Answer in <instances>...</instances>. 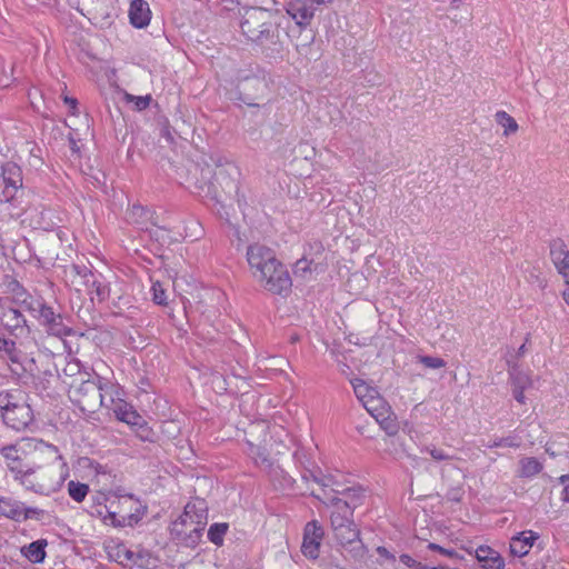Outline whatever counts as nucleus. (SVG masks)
<instances>
[{"mask_svg": "<svg viewBox=\"0 0 569 569\" xmlns=\"http://www.w3.org/2000/svg\"><path fill=\"white\" fill-rule=\"evenodd\" d=\"M333 535L340 546L349 551L353 558H362L365 556L366 548L355 522L333 530Z\"/></svg>", "mask_w": 569, "mask_h": 569, "instance_id": "9", "label": "nucleus"}, {"mask_svg": "<svg viewBox=\"0 0 569 569\" xmlns=\"http://www.w3.org/2000/svg\"><path fill=\"white\" fill-rule=\"evenodd\" d=\"M380 426L389 433L395 435L398 430L395 419L392 418V411L389 412L383 418H375Z\"/></svg>", "mask_w": 569, "mask_h": 569, "instance_id": "37", "label": "nucleus"}, {"mask_svg": "<svg viewBox=\"0 0 569 569\" xmlns=\"http://www.w3.org/2000/svg\"><path fill=\"white\" fill-rule=\"evenodd\" d=\"M475 555L483 569H503L505 567V561L499 552L488 546L478 547Z\"/></svg>", "mask_w": 569, "mask_h": 569, "instance_id": "18", "label": "nucleus"}, {"mask_svg": "<svg viewBox=\"0 0 569 569\" xmlns=\"http://www.w3.org/2000/svg\"><path fill=\"white\" fill-rule=\"evenodd\" d=\"M495 119L503 128V136L516 133L519 129L517 121L506 111H497Z\"/></svg>", "mask_w": 569, "mask_h": 569, "instance_id": "29", "label": "nucleus"}, {"mask_svg": "<svg viewBox=\"0 0 569 569\" xmlns=\"http://www.w3.org/2000/svg\"><path fill=\"white\" fill-rule=\"evenodd\" d=\"M311 2H316L317 4H329L333 0H310Z\"/></svg>", "mask_w": 569, "mask_h": 569, "instance_id": "55", "label": "nucleus"}, {"mask_svg": "<svg viewBox=\"0 0 569 569\" xmlns=\"http://www.w3.org/2000/svg\"><path fill=\"white\" fill-rule=\"evenodd\" d=\"M551 260L558 272L565 278V283H569V251L561 241H555L550 247Z\"/></svg>", "mask_w": 569, "mask_h": 569, "instance_id": "15", "label": "nucleus"}, {"mask_svg": "<svg viewBox=\"0 0 569 569\" xmlns=\"http://www.w3.org/2000/svg\"><path fill=\"white\" fill-rule=\"evenodd\" d=\"M461 3V0H452L450 3V8L458 9Z\"/></svg>", "mask_w": 569, "mask_h": 569, "instance_id": "56", "label": "nucleus"}, {"mask_svg": "<svg viewBox=\"0 0 569 569\" xmlns=\"http://www.w3.org/2000/svg\"><path fill=\"white\" fill-rule=\"evenodd\" d=\"M279 26L277 12L261 7L244 9L240 22L242 34L270 58H278L283 51Z\"/></svg>", "mask_w": 569, "mask_h": 569, "instance_id": "1", "label": "nucleus"}, {"mask_svg": "<svg viewBox=\"0 0 569 569\" xmlns=\"http://www.w3.org/2000/svg\"><path fill=\"white\" fill-rule=\"evenodd\" d=\"M511 387L520 389L533 388L535 379L529 372L522 370H513L510 372Z\"/></svg>", "mask_w": 569, "mask_h": 569, "instance_id": "27", "label": "nucleus"}, {"mask_svg": "<svg viewBox=\"0 0 569 569\" xmlns=\"http://www.w3.org/2000/svg\"><path fill=\"white\" fill-rule=\"evenodd\" d=\"M3 457L11 462H8V467L17 466L18 468H24L19 461L18 449L14 446L4 447L1 450Z\"/></svg>", "mask_w": 569, "mask_h": 569, "instance_id": "34", "label": "nucleus"}, {"mask_svg": "<svg viewBox=\"0 0 569 569\" xmlns=\"http://www.w3.org/2000/svg\"><path fill=\"white\" fill-rule=\"evenodd\" d=\"M81 371L80 362L77 360H71L66 363V366L62 369V373L66 377H74L79 375Z\"/></svg>", "mask_w": 569, "mask_h": 569, "instance_id": "41", "label": "nucleus"}, {"mask_svg": "<svg viewBox=\"0 0 569 569\" xmlns=\"http://www.w3.org/2000/svg\"><path fill=\"white\" fill-rule=\"evenodd\" d=\"M213 181L209 180L211 184H218L222 188H227L230 191L237 190V177L239 176L238 167L223 158L213 160Z\"/></svg>", "mask_w": 569, "mask_h": 569, "instance_id": "10", "label": "nucleus"}, {"mask_svg": "<svg viewBox=\"0 0 569 569\" xmlns=\"http://www.w3.org/2000/svg\"><path fill=\"white\" fill-rule=\"evenodd\" d=\"M418 361L430 369H440L446 366L445 360L439 357L419 356Z\"/></svg>", "mask_w": 569, "mask_h": 569, "instance_id": "36", "label": "nucleus"}, {"mask_svg": "<svg viewBox=\"0 0 569 569\" xmlns=\"http://www.w3.org/2000/svg\"><path fill=\"white\" fill-rule=\"evenodd\" d=\"M400 561L408 566V567H411V568H415V569H427V566L422 565L421 562L415 560L411 556L409 555H401L400 556Z\"/></svg>", "mask_w": 569, "mask_h": 569, "instance_id": "44", "label": "nucleus"}, {"mask_svg": "<svg viewBox=\"0 0 569 569\" xmlns=\"http://www.w3.org/2000/svg\"><path fill=\"white\" fill-rule=\"evenodd\" d=\"M212 382L217 385V388H218L219 390H226V389H227V388L224 387V380H221V377H218V376H217V377H214V379H213V381H212Z\"/></svg>", "mask_w": 569, "mask_h": 569, "instance_id": "52", "label": "nucleus"}, {"mask_svg": "<svg viewBox=\"0 0 569 569\" xmlns=\"http://www.w3.org/2000/svg\"><path fill=\"white\" fill-rule=\"evenodd\" d=\"M132 500V496H128L123 498V502H130Z\"/></svg>", "mask_w": 569, "mask_h": 569, "instance_id": "60", "label": "nucleus"}, {"mask_svg": "<svg viewBox=\"0 0 569 569\" xmlns=\"http://www.w3.org/2000/svg\"><path fill=\"white\" fill-rule=\"evenodd\" d=\"M36 449L47 453L51 458V462L46 467L37 468H18L10 466V470L16 473V478L20 479L22 486L28 490H32L41 495H50L61 488L67 473L63 471L66 463L62 462L61 456L54 446L47 445L42 441L38 442Z\"/></svg>", "mask_w": 569, "mask_h": 569, "instance_id": "2", "label": "nucleus"}, {"mask_svg": "<svg viewBox=\"0 0 569 569\" xmlns=\"http://www.w3.org/2000/svg\"><path fill=\"white\" fill-rule=\"evenodd\" d=\"M21 501L14 500L12 498H0V516L17 522H21Z\"/></svg>", "mask_w": 569, "mask_h": 569, "instance_id": "20", "label": "nucleus"}, {"mask_svg": "<svg viewBox=\"0 0 569 569\" xmlns=\"http://www.w3.org/2000/svg\"><path fill=\"white\" fill-rule=\"evenodd\" d=\"M315 481L322 487L323 496L319 493H313V496L322 500L323 503L330 505L333 508L330 515V526L332 531L342 526H347L353 522L352 518L355 507L350 506V503L347 500H343L336 496L330 497L326 490L327 488H330V490L333 493L349 496L353 491V489L340 488V485L335 480V478L331 475L315 476Z\"/></svg>", "mask_w": 569, "mask_h": 569, "instance_id": "4", "label": "nucleus"}, {"mask_svg": "<svg viewBox=\"0 0 569 569\" xmlns=\"http://www.w3.org/2000/svg\"><path fill=\"white\" fill-rule=\"evenodd\" d=\"M428 548L430 550H433V551H438L440 552L441 555L446 556V557H449V558H455V557H458L457 552L453 550V549H446L437 543H429L428 545Z\"/></svg>", "mask_w": 569, "mask_h": 569, "instance_id": "45", "label": "nucleus"}, {"mask_svg": "<svg viewBox=\"0 0 569 569\" xmlns=\"http://www.w3.org/2000/svg\"><path fill=\"white\" fill-rule=\"evenodd\" d=\"M353 391L359 399V401L362 403V406L369 401L373 397V395H377L378 390L369 385H367L363 380L355 379L351 381Z\"/></svg>", "mask_w": 569, "mask_h": 569, "instance_id": "26", "label": "nucleus"}, {"mask_svg": "<svg viewBox=\"0 0 569 569\" xmlns=\"http://www.w3.org/2000/svg\"><path fill=\"white\" fill-rule=\"evenodd\" d=\"M538 538L539 536L532 530L520 532L518 536L511 538L510 552L517 557L528 555Z\"/></svg>", "mask_w": 569, "mask_h": 569, "instance_id": "16", "label": "nucleus"}, {"mask_svg": "<svg viewBox=\"0 0 569 569\" xmlns=\"http://www.w3.org/2000/svg\"><path fill=\"white\" fill-rule=\"evenodd\" d=\"M208 521V507L203 499L188 502L183 512L171 523V536L186 543L194 546Z\"/></svg>", "mask_w": 569, "mask_h": 569, "instance_id": "3", "label": "nucleus"}, {"mask_svg": "<svg viewBox=\"0 0 569 569\" xmlns=\"http://www.w3.org/2000/svg\"><path fill=\"white\" fill-rule=\"evenodd\" d=\"M41 326H43L49 335L63 337L70 333V329L63 323L62 316L56 313L53 309L44 305L38 313H34Z\"/></svg>", "mask_w": 569, "mask_h": 569, "instance_id": "12", "label": "nucleus"}, {"mask_svg": "<svg viewBox=\"0 0 569 569\" xmlns=\"http://www.w3.org/2000/svg\"><path fill=\"white\" fill-rule=\"evenodd\" d=\"M247 260L252 270L254 278L259 274L266 276V271H269L279 260L276 258L274 252L259 243L249 246L247 250Z\"/></svg>", "mask_w": 569, "mask_h": 569, "instance_id": "8", "label": "nucleus"}, {"mask_svg": "<svg viewBox=\"0 0 569 569\" xmlns=\"http://www.w3.org/2000/svg\"><path fill=\"white\" fill-rule=\"evenodd\" d=\"M121 421L128 425L138 426L141 421V416L131 408V410H129V413H127V416L123 417Z\"/></svg>", "mask_w": 569, "mask_h": 569, "instance_id": "47", "label": "nucleus"}, {"mask_svg": "<svg viewBox=\"0 0 569 569\" xmlns=\"http://www.w3.org/2000/svg\"><path fill=\"white\" fill-rule=\"evenodd\" d=\"M286 12L299 28L303 29L311 23L315 7L310 0H290L286 6Z\"/></svg>", "mask_w": 569, "mask_h": 569, "instance_id": "13", "label": "nucleus"}, {"mask_svg": "<svg viewBox=\"0 0 569 569\" xmlns=\"http://www.w3.org/2000/svg\"><path fill=\"white\" fill-rule=\"evenodd\" d=\"M144 214H146L144 208L139 204L132 206V208L130 209V211L128 213L129 219L133 220L134 222H139V218H142V216H144Z\"/></svg>", "mask_w": 569, "mask_h": 569, "instance_id": "46", "label": "nucleus"}, {"mask_svg": "<svg viewBox=\"0 0 569 569\" xmlns=\"http://www.w3.org/2000/svg\"><path fill=\"white\" fill-rule=\"evenodd\" d=\"M80 11L96 21H103L111 14L112 0H77Z\"/></svg>", "mask_w": 569, "mask_h": 569, "instance_id": "14", "label": "nucleus"}, {"mask_svg": "<svg viewBox=\"0 0 569 569\" xmlns=\"http://www.w3.org/2000/svg\"><path fill=\"white\" fill-rule=\"evenodd\" d=\"M129 18L136 28H144L151 19L149 4L144 0H133L130 4Z\"/></svg>", "mask_w": 569, "mask_h": 569, "instance_id": "17", "label": "nucleus"}, {"mask_svg": "<svg viewBox=\"0 0 569 569\" xmlns=\"http://www.w3.org/2000/svg\"><path fill=\"white\" fill-rule=\"evenodd\" d=\"M126 97H127L128 101H133L134 102V106H136L137 110H144L146 108H148V106L150 104V101H151V97L150 96L136 97V96H132V94H127Z\"/></svg>", "mask_w": 569, "mask_h": 569, "instance_id": "40", "label": "nucleus"}, {"mask_svg": "<svg viewBox=\"0 0 569 569\" xmlns=\"http://www.w3.org/2000/svg\"><path fill=\"white\" fill-rule=\"evenodd\" d=\"M108 402H109V407L108 408H111L112 411L114 412L116 417L119 419V420H122L123 417L127 416V413H129V410H131V406H129L128 403H126L124 401L122 400H114V398L112 397V391H110L109 396H108Z\"/></svg>", "mask_w": 569, "mask_h": 569, "instance_id": "31", "label": "nucleus"}, {"mask_svg": "<svg viewBox=\"0 0 569 569\" xmlns=\"http://www.w3.org/2000/svg\"><path fill=\"white\" fill-rule=\"evenodd\" d=\"M227 523H214L209 528L208 538L212 543L221 546L223 542V537L227 533Z\"/></svg>", "mask_w": 569, "mask_h": 569, "instance_id": "32", "label": "nucleus"}, {"mask_svg": "<svg viewBox=\"0 0 569 569\" xmlns=\"http://www.w3.org/2000/svg\"><path fill=\"white\" fill-rule=\"evenodd\" d=\"M68 492L77 502H81L89 492V487L84 483L70 481L68 483Z\"/></svg>", "mask_w": 569, "mask_h": 569, "instance_id": "33", "label": "nucleus"}, {"mask_svg": "<svg viewBox=\"0 0 569 569\" xmlns=\"http://www.w3.org/2000/svg\"><path fill=\"white\" fill-rule=\"evenodd\" d=\"M559 481L561 483L565 485V488L562 490V497L561 499L565 501V502H569V476L568 475H563L559 478Z\"/></svg>", "mask_w": 569, "mask_h": 569, "instance_id": "48", "label": "nucleus"}, {"mask_svg": "<svg viewBox=\"0 0 569 569\" xmlns=\"http://www.w3.org/2000/svg\"><path fill=\"white\" fill-rule=\"evenodd\" d=\"M363 407L373 418H383L389 412V410H391V407L379 395V392L373 395V397L369 399V401L366 402Z\"/></svg>", "mask_w": 569, "mask_h": 569, "instance_id": "24", "label": "nucleus"}, {"mask_svg": "<svg viewBox=\"0 0 569 569\" xmlns=\"http://www.w3.org/2000/svg\"><path fill=\"white\" fill-rule=\"evenodd\" d=\"M377 552H378L379 556H381V557H383V558H386L388 560L395 561V559H396L395 556L392 553H390L388 551V549L385 548V547H378L377 548Z\"/></svg>", "mask_w": 569, "mask_h": 569, "instance_id": "50", "label": "nucleus"}, {"mask_svg": "<svg viewBox=\"0 0 569 569\" xmlns=\"http://www.w3.org/2000/svg\"><path fill=\"white\" fill-rule=\"evenodd\" d=\"M0 410L4 423L17 431L26 429L33 421L27 395L20 389L0 392Z\"/></svg>", "mask_w": 569, "mask_h": 569, "instance_id": "5", "label": "nucleus"}, {"mask_svg": "<svg viewBox=\"0 0 569 569\" xmlns=\"http://www.w3.org/2000/svg\"><path fill=\"white\" fill-rule=\"evenodd\" d=\"M21 521H26L29 519L40 520L44 511L42 509L36 508V507H26L24 503H21Z\"/></svg>", "mask_w": 569, "mask_h": 569, "instance_id": "35", "label": "nucleus"}, {"mask_svg": "<svg viewBox=\"0 0 569 569\" xmlns=\"http://www.w3.org/2000/svg\"><path fill=\"white\" fill-rule=\"evenodd\" d=\"M13 186V188L22 187L21 170L13 163H7L2 168V176L0 177V186Z\"/></svg>", "mask_w": 569, "mask_h": 569, "instance_id": "21", "label": "nucleus"}, {"mask_svg": "<svg viewBox=\"0 0 569 569\" xmlns=\"http://www.w3.org/2000/svg\"><path fill=\"white\" fill-rule=\"evenodd\" d=\"M113 390L109 383L99 380H82L79 385L70 383V398L82 411L94 412L100 407H109L108 396Z\"/></svg>", "mask_w": 569, "mask_h": 569, "instance_id": "6", "label": "nucleus"}, {"mask_svg": "<svg viewBox=\"0 0 569 569\" xmlns=\"http://www.w3.org/2000/svg\"><path fill=\"white\" fill-rule=\"evenodd\" d=\"M110 557L122 566L137 563V555L129 550L126 545H117L110 551Z\"/></svg>", "mask_w": 569, "mask_h": 569, "instance_id": "25", "label": "nucleus"}, {"mask_svg": "<svg viewBox=\"0 0 569 569\" xmlns=\"http://www.w3.org/2000/svg\"><path fill=\"white\" fill-rule=\"evenodd\" d=\"M16 301L26 310H28L33 317L39 310L46 305L42 300L32 297L27 293L22 288H19L16 293Z\"/></svg>", "mask_w": 569, "mask_h": 569, "instance_id": "23", "label": "nucleus"}, {"mask_svg": "<svg viewBox=\"0 0 569 569\" xmlns=\"http://www.w3.org/2000/svg\"><path fill=\"white\" fill-rule=\"evenodd\" d=\"M491 448H498V447H510V448H517L519 447V443L511 437L507 438H499L492 441L491 445H489Z\"/></svg>", "mask_w": 569, "mask_h": 569, "instance_id": "43", "label": "nucleus"}, {"mask_svg": "<svg viewBox=\"0 0 569 569\" xmlns=\"http://www.w3.org/2000/svg\"><path fill=\"white\" fill-rule=\"evenodd\" d=\"M72 269L84 279V283L87 286L91 287V292L94 290L100 300L107 297V288L96 280L93 273L87 267H83L82 270H80V267L73 266Z\"/></svg>", "mask_w": 569, "mask_h": 569, "instance_id": "22", "label": "nucleus"}, {"mask_svg": "<svg viewBox=\"0 0 569 569\" xmlns=\"http://www.w3.org/2000/svg\"><path fill=\"white\" fill-rule=\"evenodd\" d=\"M251 81H252V82H254V83H257V84H262V86H264V82H263V81H261V80H260V79H258V78H253Z\"/></svg>", "mask_w": 569, "mask_h": 569, "instance_id": "57", "label": "nucleus"}, {"mask_svg": "<svg viewBox=\"0 0 569 569\" xmlns=\"http://www.w3.org/2000/svg\"><path fill=\"white\" fill-rule=\"evenodd\" d=\"M0 188H2V192L0 194V200L6 201V202L13 200L17 197L19 189H20V188H13V186H8V184L0 186Z\"/></svg>", "mask_w": 569, "mask_h": 569, "instance_id": "42", "label": "nucleus"}, {"mask_svg": "<svg viewBox=\"0 0 569 569\" xmlns=\"http://www.w3.org/2000/svg\"><path fill=\"white\" fill-rule=\"evenodd\" d=\"M12 312H13V315H14V317H16V319H17V320H18V318H21V313H20V311H18V310H12Z\"/></svg>", "mask_w": 569, "mask_h": 569, "instance_id": "58", "label": "nucleus"}, {"mask_svg": "<svg viewBox=\"0 0 569 569\" xmlns=\"http://www.w3.org/2000/svg\"><path fill=\"white\" fill-rule=\"evenodd\" d=\"M422 451L428 452L436 461L450 460L452 458L450 455L446 453L445 450L435 446H428Z\"/></svg>", "mask_w": 569, "mask_h": 569, "instance_id": "39", "label": "nucleus"}, {"mask_svg": "<svg viewBox=\"0 0 569 569\" xmlns=\"http://www.w3.org/2000/svg\"><path fill=\"white\" fill-rule=\"evenodd\" d=\"M0 352L12 363H20V351H18L14 341L0 338Z\"/></svg>", "mask_w": 569, "mask_h": 569, "instance_id": "30", "label": "nucleus"}, {"mask_svg": "<svg viewBox=\"0 0 569 569\" xmlns=\"http://www.w3.org/2000/svg\"><path fill=\"white\" fill-rule=\"evenodd\" d=\"M256 279L266 290L274 295H286L292 286L287 268L280 261L266 271L264 277L259 274Z\"/></svg>", "mask_w": 569, "mask_h": 569, "instance_id": "7", "label": "nucleus"}, {"mask_svg": "<svg viewBox=\"0 0 569 569\" xmlns=\"http://www.w3.org/2000/svg\"><path fill=\"white\" fill-rule=\"evenodd\" d=\"M512 388V396L515 398V400L517 402H519L520 405H526V396H525V389H520V388H515V387H511Z\"/></svg>", "mask_w": 569, "mask_h": 569, "instance_id": "49", "label": "nucleus"}, {"mask_svg": "<svg viewBox=\"0 0 569 569\" xmlns=\"http://www.w3.org/2000/svg\"><path fill=\"white\" fill-rule=\"evenodd\" d=\"M152 299L157 305L164 306L167 305V295L160 282H154L152 284Z\"/></svg>", "mask_w": 569, "mask_h": 569, "instance_id": "38", "label": "nucleus"}, {"mask_svg": "<svg viewBox=\"0 0 569 569\" xmlns=\"http://www.w3.org/2000/svg\"><path fill=\"white\" fill-rule=\"evenodd\" d=\"M47 540L40 539L21 548V553L32 563H41L46 558Z\"/></svg>", "mask_w": 569, "mask_h": 569, "instance_id": "19", "label": "nucleus"}, {"mask_svg": "<svg viewBox=\"0 0 569 569\" xmlns=\"http://www.w3.org/2000/svg\"><path fill=\"white\" fill-rule=\"evenodd\" d=\"M525 351H526V345H522V346L519 348L518 352L521 355V353H523Z\"/></svg>", "mask_w": 569, "mask_h": 569, "instance_id": "59", "label": "nucleus"}, {"mask_svg": "<svg viewBox=\"0 0 569 569\" xmlns=\"http://www.w3.org/2000/svg\"><path fill=\"white\" fill-rule=\"evenodd\" d=\"M448 497L452 501H459L461 498L460 489H452L448 492Z\"/></svg>", "mask_w": 569, "mask_h": 569, "instance_id": "51", "label": "nucleus"}, {"mask_svg": "<svg viewBox=\"0 0 569 569\" xmlns=\"http://www.w3.org/2000/svg\"><path fill=\"white\" fill-rule=\"evenodd\" d=\"M562 298L566 303L569 306V282L566 283V289L562 291Z\"/></svg>", "mask_w": 569, "mask_h": 569, "instance_id": "53", "label": "nucleus"}, {"mask_svg": "<svg viewBox=\"0 0 569 569\" xmlns=\"http://www.w3.org/2000/svg\"><path fill=\"white\" fill-rule=\"evenodd\" d=\"M64 102L69 104L72 109H74L77 106V100L74 98L66 97Z\"/></svg>", "mask_w": 569, "mask_h": 569, "instance_id": "54", "label": "nucleus"}, {"mask_svg": "<svg viewBox=\"0 0 569 569\" xmlns=\"http://www.w3.org/2000/svg\"><path fill=\"white\" fill-rule=\"evenodd\" d=\"M520 477H533L542 470V465L533 457L523 458L519 461Z\"/></svg>", "mask_w": 569, "mask_h": 569, "instance_id": "28", "label": "nucleus"}, {"mask_svg": "<svg viewBox=\"0 0 569 569\" xmlns=\"http://www.w3.org/2000/svg\"><path fill=\"white\" fill-rule=\"evenodd\" d=\"M325 537L323 527L317 520L309 521L303 530L302 553L310 559L319 557L320 546Z\"/></svg>", "mask_w": 569, "mask_h": 569, "instance_id": "11", "label": "nucleus"}]
</instances>
